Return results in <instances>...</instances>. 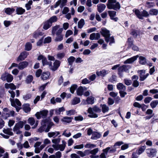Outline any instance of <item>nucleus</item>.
<instances>
[{
  "instance_id": "nucleus-1",
  "label": "nucleus",
  "mask_w": 158,
  "mask_h": 158,
  "mask_svg": "<svg viewBox=\"0 0 158 158\" xmlns=\"http://www.w3.org/2000/svg\"><path fill=\"white\" fill-rule=\"evenodd\" d=\"M135 12L136 16L139 19H143V17H147L150 15H156L158 14V10L156 9H152L149 10V13L145 10L140 12L138 9H134L133 10Z\"/></svg>"
},
{
  "instance_id": "nucleus-2",
  "label": "nucleus",
  "mask_w": 158,
  "mask_h": 158,
  "mask_svg": "<svg viewBox=\"0 0 158 158\" xmlns=\"http://www.w3.org/2000/svg\"><path fill=\"white\" fill-rule=\"evenodd\" d=\"M101 109L97 106H95L93 108L89 107L88 110V112L90 114L88 116L91 118H96L98 116V115L94 112L100 113L101 112Z\"/></svg>"
},
{
  "instance_id": "nucleus-3",
  "label": "nucleus",
  "mask_w": 158,
  "mask_h": 158,
  "mask_svg": "<svg viewBox=\"0 0 158 158\" xmlns=\"http://www.w3.org/2000/svg\"><path fill=\"white\" fill-rule=\"evenodd\" d=\"M107 6L109 9L115 10H119L120 8L119 3L117 2L116 0H108Z\"/></svg>"
},
{
  "instance_id": "nucleus-4",
  "label": "nucleus",
  "mask_w": 158,
  "mask_h": 158,
  "mask_svg": "<svg viewBox=\"0 0 158 158\" xmlns=\"http://www.w3.org/2000/svg\"><path fill=\"white\" fill-rule=\"evenodd\" d=\"M26 123V121H20L16 123L13 128V131L17 134H21L22 131H20V129L23 127L24 125Z\"/></svg>"
},
{
  "instance_id": "nucleus-5",
  "label": "nucleus",
  "mask_w": 158,
  "mask_h": 158,
  "mask_svg": "<svg viewBox=\"0 0 158 158\" xmlns=\"http://www.w3.org/2000/svg\"><path fill=\"white\" fill-rule=\"evenodd\" d=\"M10 101L11 102V105L12 106L15 107L16 111L18 112L20 110V108L19 106H21V104L19 101L18 99H15L14 100V99L10 98Z\"/></svg>"
},
{
  "instance_id": "nucleus-6",
  "label": "nucleus",
  "mask_w": 158,
  "mask_h": 158,
  "mask_svg": "<svg viewBox=\"0 0 158 158\" xmlns=\"http://www.w3.org/2000/svg\"><path fill=\"white\" fill-rule=\"evenodd\" d=\"M2 131L4 134H6L8 135H6L2 133H0V135L4 138L6 139H8L10 137L9 135L12 136L14 135L13 132H12V130L11 128H4Z\"/></svg>"
},
{
  "instance_id": "nucleus-7",
  "label": "nucleus",
  "mask_w": 158,
  "mask_h": 158,
  "mask_svg": "<svg viewBox=\"0 0 158 158\" xmlns=\"http://www.w3.org/2000/svg\"><path fill=\"white\" fill-rule=\"evenodd\" d=\"M62 143L61 144H53L52 146L56 151L59 150L61 151H63L65 148L66 143L65 141L63 140L62 141Z\"/></svg>"
},
{
  "instance_id": "nucleus-8",
  "label": "nucleus",
  "mask_w": 158,
  "mask_h": 158,
  "mask_svg": "<svg viewBox=\"0 0 158 158\" xmlns=\"http://www.w3.org/2000/svg\"><path fill=\"white\" fill-rule=\"evenodd\" d=\"M48 111L47 110H44L40 112H37L35 115L37 118L39 119L41 117L43 118V119H47L46 118L48 114Z\"/></svg>"
},
{
  "instance_id": "nucleus-9",
  "label": "nucleus",
  "mask_w": 158,
  "mask_h": 158,
  "mask_svg": "<svg viewBox=\"0 0 158 158\" xmlns=\"http://www.w3.org/2000/svg\"><path fill=\"white\" fill-rule=\"evenodd\" d=\"M48 123V119H43L41 122V126L38 129V131L40 132H42L45 131V128L47 124Z\"/></svg>"
},
{
  "instance_id": "nucleus-10",
  "label": "nucleus",
  "mask_w": 158,
  "mask_h": 158,
  "mask_svg": "<svg viewBox=\"0 0 158 158\" xmlns=\"http://www.w3.org/2000/svg\"><path fill=\"white\" fill-rule=\"evenodd\" d=\"M60 64V62L57 60H55L53 64V66H52L51 64L50 65V69L53 71L56 70L59 67Z\"/></svg>"
},
{
  "instance_id": "nucleus-11",
  "label": "nucleus",
  "mask_w": 158,
  "mask_h": 158,
  "mask_svg": "<svg viewBox=\"0 0 158 158\" xmlns=\"http://www.w3.org/2000/svg\"><path fill=\"white\" fill-rule=\"evenodd\" d=\"M147 153L149 157H153L156 155V149H148L146 150Z\"/></svg>"
},
{
  "instance_id": "nucleus-12",
  "label": "nucleus",
  "mask_w": 158,
  "mask_h": 158,
  "mask_svg": "<svg viewBox=\"0 0 158 158\" xmlns=\"http://www.w3.org/2000/svg\"><path fill=\"white\" fill-rule=\"evenodd\" d=\"M100 32L102 35L105 37V39L106 37H110V36L109 31L105 28H102L101 31H100Z\"/></svg>"
},
{
  "instance_id": "nucleus-13",
  "label": "nucleus",
  "mask_w": 158,
  "mask_h": 158,
  "mask_svg": "<svg viewBox=\"0 0 158 158\" xmlns=\"http://www.w3.org/2000/svg\"><path fill=\"white\" fill-rule=\"evenodd\" d=\"M131 68L130 65H124L119 67L118 71L119 72H121L123 71L128 72V70Z\"/></svg>"
},
{
  "instance_id": "nucleus-14",
  "label": "nucleus",
  "mask_w": 158,
  "mask_h": 158,
  "mask_svg": "<svg viewBox=\"0 0 158 158\" xmlns=\"http://www.w3.org/2000/svg\"><path fill=\"white\" fill-rule=\"evenodd\" d=\"M28 123L31 125H33L35 124L34 127H32L33 128L36 127L38 125V121L37 120L35 122V119L33 118H29L28 120Z\"/></svg>"
},
{
  "instance_id": "nucleus-15",
  "label": "nucleus",
  "mask_w": 158,
  "mask_h": 158,
  "mask_svg": "<svg viewBox=\"0 0 158 158\" xmlns=\"http://www.w3.org/2000/svg\"><path fill=\"white\" fill-rule=\"evenodd\" d=\"M100 37V35L98 33H93L91 34L89 36V39L91 40H97Z\"/></svg>"
},
{
  "instance_id": "nucleus-16",
  "label": "nucleus",
  "mask_w": 158,
  "mask_h": 158,
  "mask_svg": "<svg viewBox=\"0 0 158 158\" xmlns=\"http://www.w3.org/2000/svg\"><path fill=\"white\" fill-rule=\"evenodd\" d=\"M15 114V112L13 110H10L6 113H3L2 116L4 119H6L7 118L10 116H13Z\"/></svg>"
},
{
  "instance_id": "nucleus-17",
  "label": "nucleus",
  "mask_w": 158,
  "mask_h": 158,
  "mask_svg": "<svg viewBox=\"0 0 158 158\" xmlns=\"http://www.w3.org/2000/svg\"><path fill=\"white\" fill-rule=\"evenodd\" d=\"M28 64V63L26 61H24L20 62L18 65V68L19 69L22 70L26 67Z\"/></svg>"
},
{
  "instance_id": "nucleus-18",
  "label": "nucleus",
  "mask_w": 158,
  "mask_h": 158,
  "mask_svg": "<svg viewBox=\"0 0 158 158\" xmlns=\"http://www.w3.org/2000/svg\"><path fill=\"white\" fill-rule=\"evenodd\" d=\"M110 72L109 70L103 69L100 72H97L96 74L98 76L104 77Z\"/></svg>"
},
{
  "instance_id": "nucleus-19",
  "label": "nucleus",
  "mask_w": 158,
  "mask_h": 158,
  "mask_svg": "<svg viewBox=\"0 0 158 158\" xmlns=\"http://www.w3.org/2000/svg\"><path fill=\"white\" fill-rule=\"evenodd\" d=\"M138 56H134L130 58H129L126 60L124 62V64H130L133 62L134 61L136 60L138 57Z\"/></svg>"
},
{
  "instance_id": "nucleus-20",
  "label": "nucleus",
  "mask_w": 158,
  "mask_h": 158,
  "mask_svg": "<svg viewBox=\"0 0 158 158\" xmlns=\"http://www.w3.org/2000/svg\"><path fill=\"white\" fill-rule=\"evenodd\" d=\"M110 149V147H108L106 148L103 150V153H101L100 155V158H106V155L107 154L109 150Z\"/></svg>"
},
{
  "instance_id": "nucleus-21",
  "label": "nucleus",
  "mask_w": 158,
  "mask_h": 158,
  "mask_svg": "<svg viewBox=\"0 0 158 158\" xmlns=\"http://www.w3.org/2000/svg\"><path fill=\"white\" fill-rule=\"evenodd\" d=\"M86 88L85 87L80 86L77 88V94L78 96H81L84 90H86Z\"/></svg>"
},
{
  "instance_id": "nucleus-22",
  "label": "nucleus",
  "mask_w": 158,
  "mask_h": 158,
  "mask_svg": "<svg viewBox=\"0 0 158 158\" xmlns=\"http://www.w3.org/2000/svg\"><path fill=\"white\" fill-rule=\"evenodd\" d=\"M38 60H42L43 64V65L47 64H48L47 60L46 58L42 55H40L37 58Z\"/></svg>"
},
{
  "instance_id": "nucleus-23",
  "label": "nucleus",
  "mask_w": 158,
  "mask_h": 158,
  "mask_svg": "<svg viewBox=\"0 0 158 158\" xmlns=\"http://www.w3.org/2000/svg\"><path fill=\"white\" fill-rule=\"evenodd\" d=\"M101 136V134L100 133L97 132H94L92 133L91 139L93 140H97L100 138Z\"/></svg>"
},
{
  "instance_id": "nucleus-24",
  "label": "nucleus",
  "mask_w": 158,
  "mask_h": 158,
  "mask_svg": "<svg viewBox=\"0 0 158 158\" xmlns=\"http://www.w3.org/2000/svg\"><path fill=\"white\" fill-rule=\"evenodd\" d=\"M60 134L59 131L51 132L48 133V136L49 137L55 138Z\"/></svg>"
},
{
  "instance_id": "nucleus-25",
  "label": "nucleus",
  "mask_w": 158,
  "mask_h": 158,
  "mask_svg": "<svg viewBox=\"0 0 158 158\" xmlns=\"http://www.w3.org/2000/svg\"><path fill=\"white\" fill-rule=\"evenodd\" d=\"M97 7L98 12L101 13L105 9L106 6L103 4H99L97 5Z\"/></svg>"
},
{
  "instance_id": "nucleus-26",
  "label": "nucleus",
  "mask_w": 158,
  "mask_h": 158,
  "mask_svg": "<svg viewBox=\"0 0 158 158\" xmlns=\"http://www.w3.org/2000/svg\"><path fill=\"white\" fill-rule=\"evenodd\" d=\"M52 26V24L48 20L45 22L43 23V28L44 29L47 30L49 28Z\"/></svg>"
},
{
  "instance_id": "nucleus-27",
  "label": "nucleus",
  "mask_w": 158,
  "mask_h": 158,
  "mask_svg": "<svg viewBox=\"0 0 158 158\" xmlns=\"http://www.w3.org/2000/svg\"><path fill=\"white\" fill-rule=\"evenodd\" d=\"M5 87L6 89H11L14 90L16 89V86L13 83H6Z\"/></svg>"
},
{
  "instance_id": "nucleus-28",
  "label": "nucleus",
  "mask_w": 158,
  "mask_h": 158,
  "mask_svg": "<svg viewBox=\"0 0 158 158\" xmlns=\"http://www.w3.org/2000/svg\"><path fill=\"white\" fill-rule=\"evenodd\" d=\"M117 89L119 91H124L126 90L125 86L122 83H118L117 85Z\"/></svg>"
},
{
  "instance_id": "nucleus-29",
  "label": "nucleus",
  "mask_w": 158,
  "mask_h": 158,
  "mask_svg": "<svg viewBox=\"0 0 158 158\" xmlns=\"http://www.w3.org/2000/svg\"><path fill=\"white\" fill-rule=\"evenodd\" d=\"M105 40L107 43H108L110 42L109 44L110 45H111L112 44L114 43L115 42L114 38L113 36H111L110 37V36L106 37L105 39Z\"/></svg>"
},
{
  "instance_id": "nucleus-30",
  "label": "nucleus",
  "mask_w": 158,
  "mask_h": 158,
  "mask_svg": "<svg viewBox=\"0 0 158 158\" xmlns=\"http://www.w3.org/2000/svg\"><path fill=\"white\" fill-rule=\"evenodd\" d=\"M15 9L13 8H7L4 9L5 12L7 15H10L15 11Z\"/></svg>"
},
{
  "instance_id": "nucleus-31",
  "label": "nucleus",
  "mask_w": 158,
  "mask_h": 158,
  "mask_svg": "<svg viewBox=\"0 0 158 158\" xmlns=\"http://www.w3.org/2000/svg\"><path fill=\"white\" fill-rule=\"evenodd\" d=\"M25 11V10L24 9H23L22 8L20 7H17V8L16 10V14L19 15L23 14Z\"/></svg>"
},
{
  "instance_id": "nucleus-32",
  "label": "nucleus",
  "mask_w": 158,
  "mask_h": 158,
  "mask_svg": "<svg viewBox=\"0 0 158 158\" xmlns=\"http://www.w3.org/2000/svg\"><path fill=\"white\" fill-rule=\"evenodd\" d=\"M146 148V147L145 145L139 147L138 150H136L138 155H140L144 152Z\"/></svg>"
},
{
  "instance_id": "nucleus-33",
  "label": "nucleus",
  "mask_w": 158,
  "mask_h": 158,
  "mask_svg": "<svg viewBox=\"0 0 158 158\" xmlns=\"http://www.w3.org/2000/svg\"><path fill=\"white\" fill-rule=\"evenodd\" d=\"M73 118L67 116L64 117L62 119L61 121L66 123H70L71 122Z\"/></svg>"
},
{
  "instance_id": "nucleus-34",
  "label": "nucleus",
  "mask_w": 158,
  "mask_h": 158,
  "mask_svg": "<svg viewBox=\"0 0 158 158\" xmlns=\"http://www.w3.org/2000/svg\"><path fill=\"white\" fill-rule=\"evenodd\" d=\"M139 63L142 65H145L147 63V60L146 58L142 56H140L139 58Z\"/></svg>"
},
{
  "instance_id": "nucleus-35",
  "label": "nucleus",
  "mask_w": 158,
  "mask_h": 158,
  "mask_svg": "<svg viewBox=\"0 0 158 158\" xmlns=\"http://www.w3.org/2000/svg\"><path fill=\"white\" fill-rule=\"evenodd\" d=\"M23 110L26 113L29 112L31 110L29 105L28 104H26L23 105Z\"/></svg>"
},
{
  "instance_id": "nucleus-36",
  "label": "nucleus",
  "mask_w": 158,
  "mask_h": 158,
  "mask_svg": "<svg viewBox=\"0 0 158 158\" xmlns=\"http://www.w3.org/2000/svg\"><path fill=\"white\" fill-rule=\"evenodd\" d=\"M102 108V111L103 113L108 112L109 110V107L106 104L101 105Z\"/></svg>"
},
{
  "instance_id": "nucleus-37",
  "label": "nucleus",
  "mask_w": 158,
  "mask_h": 158,
  "mask_svg": "<svg viewBox=\"0 0 158 158\" xmlns=\"http://www.w3.org/2000/svg\"><path fill=\"white\" fill-rule=\"evenodd\" d=\"M49 73L48 72H44L42 74L41 78L43 80H46L48 78Z\"/></svg>"
},
{
  "instance_id": "nucleus-38",
  "label": "nucleus",
  "mask_w": 158,
  "mask_h": 158,
  "mask_svg": "<svg viewBox=\"0 0 158 158\" xmlns=\"http://www.w3.org/2000/svg\"><path fill=\"white\" fill-rule=\"evenodd\" d=\"M94 99L93 97H89L87 98L86 102L89 104H92L94 103Z\"/></svg>"
},
{
  "instance_id": "nucleus-39",
  "label": "nucleus",
  "mask_w": 158,
  "mask_h": 158,
  "mask_svg": "<svg viewBox=\"0 0 158 158\" xmlns=\"http://www.w3.org/2000/svg\"><path fill=\"white\" fill-rule=\"evenodd\" d=\"M48 20L52 25L53 23L57 21V18L56 16H52Z\"/></svg>"
},
{
  "instance_id": "nucleus-40",
  "label": "nucleus",
  "mask_w": 158,
  "mask_h": 158,
  "mask_svg": "<svg viewBox=\"0 0 158 158\" xmlns=\"http://www.w3.org/2000/svg\"><path fill=\"white\" fill-rule=\"evenodd\" d=\"M43 33L39 31H36L34 33L33 37L35 38H37L39 37L40 36H42L43 35Z\"/></svg>"
},
{
  "instance_id": "nucleus-41",
  "label": "nucleus",
  "mask_w": 158,
  "mask_h": 158,
  "mask_svg": "<svg viewBox=\"0 0 158 158\" xmlns=\"http://www.w3.org/2000/svg\"><path fill=\"white\" fill-rule=\"evenodd\" d=\"M54 110L56 114H60L61 112H63L64 110V109L63 107H62L56 109Z\"/></svg>"
},
{
  "instance_id": "nucleus-42",
  "label": "nucleus",
  "mask_w": 158,
  "mask_h": 158,
  "mask_svg": "<svg viewBox=\"0 0 158 158\" xmlns=\"http://www.w3.org/2000/svg\"><path fill=\"white\" fill-rule=\"evenodd\" d=\"M85 24L84 20L83 19H81L78 23V27L79 28H82Z\"/></svg>"
},
{
  "instance_id": "nucleus-43",
  "label": "nucleus",
  "mask_w": 158,
  "mask_h": 158,
  "mask_svg": "<svg viewBox=\"0 0 158 158\" xmlns=\"http://www.w3.org/2000/svg\"><path fill=\"white\" fill-rule=\"evenodd\" d=\"M32 44L30 42H27L25 45V49L26 50L29 51L32 48Z\"/></svg>"
},
{
  "instance_id": "nucleus-44",
  "label": "nucleus",
  "mask_w": 158,
  "mask_h": 158,
  "mask_svg": "<svg viewBox=\"0 0 158 158\" xmlns=\"http://www.w3.org/2000/svg\"><path fill=\"white\" fill-rule=\"evenodd\" d=\"M80 102V98H78L75 97L72 100V103L73 105H74L79 103Z\"/></svg>"
},
{
  "instance_id": "nucleus-45",
  "label": "nucleus",
  "mask_w": 158,
  "mask_h": 158,
  "mask_svg": "<svg viewBox=\"0 0 158 158\" xmlns=\"http://www.w3.org/2000/svg\"><path fill=\"white\" fill-rule=\"evenodd\" d=\"M133 40L131 37L127 39V43L129 48L131 47L133 45Z\"/></svg>"
},
{
  "instance_id": "nucleus-46",
  "label": "nucleus",
  "mask_w": 158,
  "mask_h": 158,
  "mask_svg": "<svg viewBox=\"0 0 158 158\" xmlns=\"http://www.w3.org/2000/svg\"><path fill=\"white\" fill-rule=\"evenodd\" d=\"M75 60V58L73 56H70L68 59V61L69 64V65H72Z\"/></svg>"
},
{
  "instance_id": "nucleus-47",
  "label": "nucleus",
  "mask_w": 158,
  "mask_h": 158,
  "mask_svg": "<svg viewBox=\"0 0 158 158\" xmlns=\"http://www.w3.org/2000/svg\"><path fill=\"white\" fill-rule=\"evenodd\" d=\"M53 123H51L49 119H48V123L47 124L46 126H47V127L45 130V131L46 132H48L51 128L52 127V126L53 125Z\"/></svg>"
},
{
  "instance_id": "nucleus-48",
  "label": "nucleus",
  "mask_w": 158,
  "mask_h": 158,
  "mask_svg": "<svg viewBox=\"0 0 158 158\" xmlns=\"http://www.w3.org/2000/svg\"><path fill=\"white\" fill-rule=\"evenodd\" d=\"M158 104V101L154 100L152 101L150 103V106L152 108H155Z\"/></svg>"
},
{
  "instance_id": "nucleus-49",
  "label": "nucleus",
  "mask_w": 158,
  "mask_h": 158,
  "mask_svg": "<svg viewBox=\"0 0 158 158\" xmlns=\"http://www.w3.org/2000/svg\"><path fill=\"white\" fill-rule=\"evenodd\" d=\"M77 85L76 84L72 85L70 88V91L72 94H73L75 90L77 88Z\"/></svg>"
},
{
  "instance_id": "nucleus-50",
  "label": "nucleus",
  "mask_w": 158,
  "mask_h": 158,
  "mask_svg": "<svg viewBox=\"0 0 158 158\" xmlns=\"http://www.w3.org/2000/svg\"><path fill=\"white\" fill-rule=\"evenodd\" d=\"M59 27V25H56L52 27V34L53 35H55L56 31L58 30Z\"/></svg>"
},
{
  "instance_id": "nucleus-51",
  "label": "nucleus",
  "mask_w": 158,
  "mask_h": 158,
  "mask_svg": "<svg viewBox=\"0 0 158 158\" xmlns=\"http://www.w3.org/2000/svg\"><path fill=\"white\" fill-rule=\"evenodd\" d=\"M85 148H94L96 147V145L90 143H87L85 146Z\"/></svg>"
},
{
  "instance_id": "nucleus-52",
  "label": "nucleus",
  "mask_w": 158,
  "mask_h": 158,
  "mask_svg": "<svg viewBox=\"0 0 158 158\" xmlns=\"http://www.w3.org/2000/svg\"><path fill=\"white\" fill-rule=\"evenodd\" d=\"M67 115L68 116H71L74 115L75 113V111L73 110H71L69 111H67L66 112Z\"/></svg>"
},
{
  "instance_id": "nucleus-53",
  "label": "nucleus",
  "mask_w": 158,
  "mask_h": 158,
  "mask_svg": "<svg viewBox=\"0 0 158 158\" xmlns=\"http://www.w3.org/2000/svg\"><path fill=\"white\" fill-rule=\"evenodd\" d=\"M13 76L8 73L6 80L7 82H10L13 80Z\"/></svg>"
},
{
  "instance_id": "nucleus-54",
  "label": "nucleus",
  "mask_w": 158,
  "mask_h": 158,
  "mask_svg": "<svg viewBox=\"0 0 158 158\" xmlns=\"http://www.w3.org/2000/svg\"><path fill=\"white\" fill-rule=\"evenodd\" d=\"M108 12L110 18L115 16L116 13V11H109Z\"/></svg>"
},
{
  "instance_id": "nucleus-55",
  "label": "nucleus",
  "mask_w": 158,
  "mask_h": 158,
  "mask_svg": "<svg viewBox=\"0 0 158 158\" xmlns=\"http://www.w3.org/2000/svg\"><path fill=\"white\" fill-rule=\"evenodd\" d=\"M60 141V138H58L54 139L52 140V142L55 144H59Z\"/></svg>"
},
{
  "instance_id": "nucleus-56",
  "label": "nucleus",
  "mask_w": 158,
  "mask_h": 158,
  "mask_svg": "<svg viewBox=\"0 0 158 158\" xmlns=\"http://www.w3.org/2000/svg\"><path fill=\"white\" fill-rule=\"evenodd\" d=\"M143 105L145 106L144 104H143ZM133 106L135 107H138V108H142V109L143 110V107L142 106L143 105H141L138 102H134L133 104Z\"/></svg>"
},
{
  "instance_id": "nucleus-57",
  "label": "nucleus",
  "mask_w": 158,
  "mask_h": 158,
  "mask_svg": "<svg viewBox=\"0 0 158 158\" xmlns=\"http://www.w3.org/2000/svg\"><path fill=\"white\" fill-rule=\"evenodd\" d=\"M8 73H4L1 76V79L3 81H4L6 80L7 76L8 75Z\"/></svg>"
},
{
  "instance_id": "nucleus-58",
  "label": "nucleus",
  "mask_w": 158,
  "mask_h": 158,
  "mask_svg": "<svg viewBox=\"0 0 158 158\" xmlns=\"http://www.w3.org/2000/svg\"><path fill=\"white\" fill-rule=\"evenodd\" d=\"M57 36L55 39V41H60L63 38V35H56Z\"/></svg>"
},
{
  "instance_id": "nucleus-59",
  "label": "nucleus",
  "mask_w": 158,
  "mask_h": 158,
  "mask_svg": "<svg viewBox=\"0 0 158 158\" xmlns=\"http://www.w3.org/2000/svg\"><path fill=\"white\" fill-rule=\"evenodd\" d=\"M85 151L84 152L82 151H77L76 152L77 153V154L80 155V156L81 157H83L86 156V155L85 153Z\"/></svg>"
},
{
  "instance_id": "nucleus-60",
  "label": "nucleus",
  "mask_w": 158,
  "mask_h": 158,
  "mask_svg": "<svg viewBox=\"0 0 158 158\" xmlns=\"http://www.w3.org/2000/svg\"><path fill=\"white\" fill-rule=\"evenodd\" d=\"M33 79V77L31 75H29L26 78V82L27 83H30L31 82Z\"/></svg>"
},
{
  "instance_id": "nucleus-61",
  "label": "nucleus",
  "mask_w": 158,
  "mask_h": 158,
  "mask_svg": "<svg viewBox=\"0 0 158 158\" xmlns=\"http://www.w3.org/2000/svg\"><path fill=\"white\" fill-rule=\"evenodd\" d=\"M65 56L64 53H59L57 55V58L59 59H61L63 58Z\"/></svg>"
},
{
  "instance_id": "nucleus-62",
  "label": "nucleus",
  "mask_w": 158,
  "mask_h": 158,
  "mask_svg": "<svg viewBox=\"0 0 158 158\" xmlns=\"http://www.w3.org/2000/svg\"><path fill=\"white\" fill-rule=\"evenodd\" d=\"M74 119L76 121H82L83 119V118L82 116L80 115L75 117Z\"/></svg>"
},
{
  "instance_id": "nucleus-63",
  "label": "nucleus",
  "mask_w": 158,
  "mask_h": 158,
  "mask_svg": "<svg viewBox=\"0 0 158 158\" xmlns=\"http://www.w3.org/2000/svg\"><path fill=\"white\" fill-rule=\"evenodd\" d=\"M147 6L148 8L153 7L155 6V3L154 2H146Z\"/></svg>"
},
{
  "instance_id": "nucleus-64",
  "label": "nucleus",
  "mask_w": 158,
  "mask_h": 158,
  "mask_svg": "<svg viewBox=\"0 0 158 158\" xmlns=\"http://www.w3.org/2000/svg\"><path fill=\"white\" fill-rule=\"evenodd\" d=\"M152 98L151 97H147L144 99V102L146 104L148 103L152 100Z\"/></svg>"
}]
</instances>
